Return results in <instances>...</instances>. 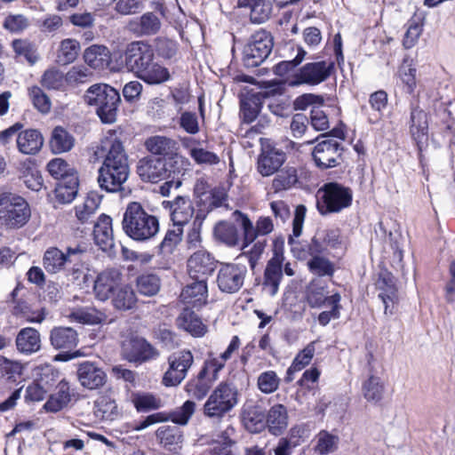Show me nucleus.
<instances>
[{
    "instance_id": "nucleus-1",
    "label": "nucleus",
    "mask_w": 455,
    "mask_h": 455,
    "mask_svg": "<svg viewBox=\"0 0 455 455\" xmlns=\"http://www.w3.org/2000/svg\"><path fill=\"white\" fill-rule=\"evenodd\" d=\"M100 150L106 152V155L98 171L99 186L107 192H117L130 175L128 156L122 142L116 138L103 140Z\"/></svg>"
},
{
    "instance_id": "nucleus-60",
    "label": "nucleus",
    "mask_w": 455,
    "mask_h": 455,
    "mask_svg": "<svg viewBox=\"0 0 455 455\" xmlns=\"http://www.w3.org/2000/svg\"><path fill=\"white\" fill-rule=\"evenodd\" d=\"M383 385L379 378L371 376L363 385V394L369 402H378L381 399L383 394Z\"/></svg>"
},
{
    "instance_id": "nucleus-23",
    "label": "nucleus",
    "mask_w": 455,
    "mask_h": 455,
    "mask_svg": "<svg viewBox=\"0 0 455 455\" xmlns=\"http://www.w3.org/2000/svg\"><path fill=\"white\" fill-rule=\"evenodd\" d=\"M136 77L148 84L157 85L167 82L171 78V74L167 68L155 60L154 55Z\"/></svg>"
},
{
    "instance_id": "nucleus-62",
    "label": "nucleus",
    "mask_w": 455,
    "mask_h": 455,
    "mask_svg": "<svg viewBox=\"0 0 455 455\" xmlns=\"http://www.w3.org/2000/svg\"><path fill=\"white\" fill-rule=\"evenodd\" d=\"M24 365L19 361H12L0 355V372L8 379L16 380L17 377L22 375Z\"/></svg>"
},
{
    "instance_id": "nucleus-11",
    "label": "nucleus",
    "mask_w": 455,
    "mask_h": 455,
    "mask_svg": "<svg viewBox=\"0 0 455 455\" xmlns=\"http://www.w3.org/2000/svg\"><path fill=\"white\" fill-rule=\"evenodd\" d=\"M247 274L242 263H221L217 275V284L222 292L235 293L243 285Z\"/></svg>"
},
{
    "instance_id": "nucleus-13",
    "label": "nucleus",
    "mask_w": 455,
    "mask_h": 455,
    "mask_svg": "<svg viewBox=\"0 0 455 455\" xmlns=\"http://www.w3.org/2000/svg\"><path fill=\"white\" fill-rule=\"evenodd\" d=\"M196 410V403L193 401H186L182 406L177 408L172 411L169 416H166L163 412H157L148 415L144 420L140 422L134 427V430L141 431L151 425L164 422L171 419L173 423L186 426Z\"/></svg>"
},
{
    "instance_id": "nucleus-28",
    "label": "nucleus",
    "mask_w": 455,
    "mask_h": 455,
    "mask_svg": "<svg viewBox=\"0 0 455 455\" xmlns=\"http://www.w3.org/2000/svg\"><path fill=\"white\" fill-rule=\"evenodd\" d=\"M16 143L20 153L35 155L43 147L44 138L37 130L28 129L18 133Z\"/></svg>"
},
{
    "instance_id": "nucleus-32",
    "label": "nucleus",
    "mask_w": 455,
    "mask_h": 455,
    "mask_svg": "<svg viewBox=\"0 0 455 455\" xmlns=\"http://www.w3.org/2000/svg\"><path fill=\"white\" fill-rule=\"evenodd\" d=\"M244 425L251 431H258L264 427L265 413L262 407L253 402H247L242 412Z\"/></svg>"
},
{
    "instance_id": "nucleus-12",
    "label": "nucleus",
    "mask_w": 455,
    "mask_h": 455,
    "mask_svg": "<svg viewBox=\"0 0 455 455\" xmlns=\"http://www.w3.org/2000/svg\"><path fill=\"white\" fill-rule=\"evenodd\" d=\"M84 249L80 245L68 247L64 252L57 247L48 248L43 257V266L50 274H56L63 270L67 264L80 260Z\"/></svg>"
},
{
    "instance_id": "nucleus-10",
    "label": "nucleus",
    "mask_w": 455,
    "mask_h": 455,
    "mask_svg": "<svg viewBox=\"0 0 455 455\" xmlns=\"http://www.w3.org/2000/svg\"><path fill=\"white\" fill-rule=\"evenodd\" d=\"M332 63L326 61L305 64L296 71L287 81L290 86L301 84L316 85L325 81L331 75Z\"/></svg>"
},
{
    "instance_id": "nucleus-39",
    "label": "nucleus",
    "mask_w": 455,
    "mask_h": 455,
    "mask_svg": "<svg viewBox=\"0 0 455 455\" xmlns=\"http://www.w3.org/2000/svg\"><path fill=\"white\" fill-rule=\"evenodd\" d=\"M131 29L141 36L156 34L161 28V21L158 16L153 12L144 13L139 20L130 23Z\"/></svg>"
},
{
    "instance_id": "nucleus-3",
    "label": "nucleus",
    "mask_w": 455,
    "mask_h": 455,
    "mask_svg": "<svg viewBox=\"0 0 455 455\" xmlns=\"http://www.w3.org/2000/svg\"><path fill=\"white\" fill-rule=\"evenodd\" d=\"M84 99L87 105L96 108V113L102 123L113 124L116 121L121 101L117 90L107 84H95L85 91Z\"/></svg>"
},
{
    "instance_id": "nucleus-35",
    "label": "nucleus",
    "mask_w": 455,
    "mask_h": 455,
    "mask_svg": "<svg viewBox=\"0 0 455 455\" xmlns=\"http://www.w3.org/2000/svg\"><path fill=\"white\" fill-rule=\"evenodd\" d=\"M146 148L153 155L168 156L178 151V143L172 138L156 135L145 141Z\"/></svg>"
},
{
    "instance_id": "nucleus-64",
    "label": "nucleus",
    "mask_w": 455,
    "mask_h": 455,
    "mask_svg": "<svg viewBox=\"0 0 455 455\" xmlns=\"http://www.w3.org/2000/svg\"><path fill=\"white\" fill-rule=\"evenodd\" d=\"M92 73L84 65L73 66L66 74L67 85H76L85 83Z\"/></svg>"
},
{
    "instance_id": "nucleus-48",
    "label": "nucleus",
    "mask_w": 455,
    "mask_h": 455,
    "mask_svg": "<svg viewBox=\"0 0 455 455\" xmlns=\"http://www.w3.org/2000/svg\"><path fill=\"white\" fill-rule=\"evenodd\" d=\"M233 215L243 231V249H245L257 238L256 225H253L246 214L239 211H235Z\"/></svg>"
},
{
    "instance_id": "nucleus-44",
    "label": "nucleus",
    "mask_w": 455,
    "mask_h": 455,
    "mask_svg": "<svg viewBox=\"0 0 455 455\" xmlns=\"http://www.w3.org/2000/svg\"><path fill=\"white\" fill-rule=\"evenodd\" d=\"M69 317L84 324H99L105 323L108 319L104 312L94 307L76 309L70 314Z\"/></svg>"
},
{
    "instance_id": "nucleus-49",
    "label": "nucleus",
    "mask_w": 455,
    "mask_h": 455,
    "mask_svg": "<svg viewBox=\"0 0 455 455\" xmlns=\"http://www.w3.org/2000/svg\"><path fill=\"white\" fill-rule=\"evenodd\" d=\"M41 84L49 90L64 91L67 87L66 74L56 68H48L42 76Z\"/></svg>"
},
{
    "instance_id": "nucleus-5",
    "label": "nucleus",
    "mask_w": 455,
    "mask_h": 455,
    "mask_svg": "<svg viewBox=\"0 0 455 455\" xmlns=\"http://www.w3.org/2000/svg\"><path fill=\"white\" fill-rule=\"evenodd\" d=\"M353 192L336 182L325 184L317 192V209L322 215L339 212L352 204Z\"/></svg>"
},
{
    "instance_id": "nucleus-15",
    "label": "nucleus",
    "mask_w": 455,
    "mask_h": 455,
    "mask_svg": "<svg viewBox=\"0 0 455 455\" xmlns=\"http://www.w3.org/2000/svg\"><path fill=\"white\" fill-rule=\"evenodd\" d=\"M122 283L123 274L119 269L115 267L106 268L100 272L94 280V295L99 300H108Z\"/></svg>"
},
{
    "instance_id": "nucleus-56",
    "label": "nucleus",
    "mask_w": 455,
    "mask_h": 455,
    "mask_svg": "<svg viewBox=\"0 0 455 455\" xmlns=\"http://www.w3.org/2000/svg\"><path fill=\"white\" fill-rule=\"evenodd\" d=\"M341 296L336 292L330 296L328 300V307H331L330 310L323 311L318 315V322L321 325H327L332 319H338L340 316V310L342 308L340 305Z\"/></svg>"
},
{
    "instance_id": "nucleus-47",
    "label": "nucleus",
    "mask_w": 455,
    "mask_h": 455,
    "mask_svg": "<svg viewBox=\"0 0 455 455\" xmlns=\"http://www.w3.org/2000/svg\"><path fill=\"white\" fill-rule=\"evenodd\" d=\"M80 51V44L71 38L60 42L57 53V61L62 65H68L75 61Z\"/></svg>"
},
{
    "instance_id": "nucleus-50",
    "label": "nucleus",
    "mask_w": 455,
    "mask_h": 455,
    "mask_svg": "<svg viewBox=\"0 0 455 455\" xmlns=\"http://www.w3.org/2000/svg\"><path fill=\"white\" fill-rule=\"evenodd\" d=\"M298 181L297 170L294 167H286L282 170L272 180V188L275 192L287 190Z\"/></svg>"
},
{
    "instance_id": "nucleus-25",
    "label": "nucleus",
    "mask_w": 455,
    "mask_h": 455,
    "mask_svg": "<svg viewBox=\"0 0 455 455\" xmlns=\"http://www.w3.org/2000/svg\"><path fill=\"white\" fill-rule=\"evenodd\" d=\"M173 224L184 226L192 219L194 207L188 197L177 196L173 201L167 202Z\"/></svg>"
},
{
    "instance_id": "nucleus-26",
    "label": "nucleus",
    "mask_w": 455,
    "mask_h": 455,
    "mask_svg": "<svg viewBox=\"0 0 455 455\" xmlns=\"http://www.w3.org/2000/svg\"><path fill=\"white\" fill-rule=\"evenodd\" d=\"M194 282L188 284L180 293L181 300L193 307H201L207 299V285L205 280L193 279Z\"/></svg>"
},
{
    "instance_id": "nucleus-46",
    "label": "nucleus",
    "mask_w": 455,
    "mask_h": 455,
    "mask_svg": "<svg viewBox=\"0 0 455 455\" xmlns=\"http://www.w3.org/2000/svg\"><path fill=\"white\" fill-rule=\"evenodd\" d=\"M131 401L140 412L157 410L162 406V400L150 393H133Z\"/></svg>"
},
{
    "instance_id": "nucleus-2",
    "label": "nucleus",
    "mask_w": 455,
    "mask_h": 455,
    "mask_svg": "<svg viewBox=\"0 0 455 455\" xmlns=\"http://www.w3.org/2000/svg\"><path fill=\"white\" fill-rule=\"evenodd\" d=\"M122 226L124 233L135 241H147L159 232L158 219L148 213L138 202L128 204Z\"/></svg>"
},
{
    "instance_id": "nucleus-29",
    "label": "nucleus",
    "mask_w": 455,
    "mask_h": 455,
    "mask_svg": "<svg viewBox=\"0 0 455 455\" xmlns=\"http://www.w3.org/2000/svg\"><path fill=\"white\" fill-rule=\"evenodd\" d=\"M84 59L92 68L103 70L110 64L111 53L108 47L93 44L84 51Z\"/></svg>"
},
{
    "instance_id": "nucleus-6",
    "label": "nucleus",
    "mask_w": 455,
    "mask_h": 455,
    "mask_svg": "<svg viewBox=\"0 0 455 455\" xmlns=\"http://www.w3.org/2000/svg\"><path fill=\"white\" fill-rule=\"evenodd\" d=\"M237 395V389L233 384L220 383L204 405V415L216 419L223 417L236 405Z\"/></svg>"
},
{
    "instance_id": "nucleus-58",
    "label": "nucleus",
    "mask_w": 455,
    "mask_h": 455,
    "mask_svg": "<svg viewBox=\"0 0 455 455\" xmlns=\"http://www.w3.org/2000/svg\"><path fill=\"white\" fill-rule=\"evenodd\" d=\"M309 270L318 276L332 275L334 273V265L328 259L320 255H314L307 261Z\"/></svg>"
},
{
    "instance_id": "nucleus-20",
    "label": "nucleus",
    "mask_w": 455,
    "mask_h": 455,
    "mask_svg": "<svg viewBox=\"0 0 455 455\" xmlns=\"http://www.w3.org/2000/svg\"><path fill=\"white\" fill-rule=\"evenodd\" d=\"M137 173L146 182L156 183L167 180L165 165L160 157L147 156L139 160Z\"/></svg>"
},
{
    "instance_id": "nucleus-34",
    "label": "nucleus",
    "mask_w": 455,
    "mask_h": 455,
    "mask_svg": "<svg viewBox=\"0 0 455 455\" xmlns=\"http://www.w3.org/2000/svg\"><path fill=\"white\" fill-rule=\"evenodd\" d=\"M238 6L250 9V19L254 23H262L268 20L272 11L268 0H238Z\"/></svg>"
},
{
    "instance_id": "nucleus-4",
    "label": "nucleus",
    "mask_w": 455,
    "mask_h": 455,
    "mask_svg": "<svg viewBox=\"0 0 455 455\" xmlns=\"http://www.w3.org/2000/svg\"><path fill=\"white\" fill-rule=\"evenodd\" d=\"M30 216V207L24 198L11 193L0 195L1 225L12 229L20 228L29 220Z\"/></svg>"
},
{
    "instance_id": "nucleus-63",
    "label": "nucleus",
    "mask_w": 455,
    "mask_h": 455,
    "mask_svg": "<svg viewBox=\"0 0 455 455\" xmlns=\"http://www.w3.org/2000/svg\"><path fill=\"white\" fill-rule=\"evenodd\" d=\"M13 51L18 56L24 57L30 64H34L37 56L34 45L26 39H15L12 43Z\"/></svg>"
},
{
    "instance_id": "nucleus-57",
    "label": "nucleus",
    "mask_w": 455,
    "mask_h": 455,
    "mask_svg": "<svg viewBox=\"0 0 455 455\" xmlns=\"http://www.w3.org/2000/svg\"><path fill=\"white\" fill-rule=\"evenodd\" d=\"M369 102L374 111L373 114H369V122L376 124L381 119V111L387 107V95L384 91H378L370 96Z\"/></svg>"
},
{
    "instance_id": "nucleus-9",
    "label": "nucleus",
    "mask_w": 455,
    "mask_h": 455,
    "mask_svg": "<svg viewBox=\"0 0 455 455\" xmlns=\"http://www.w3.org/2000/svg\"><path fill=\"white\" fill-rule=\"evenodd\" d=\"M152 46L145 41H134L128 44L124 52L123 68L135 76L154 56Z\"/></svg>"
},
{
    "instance_id": "nucleus-18",
    "label": "nucleus",
    "mask_w": 455,
    "mask_h": 455,
    "mask_svg": "<svg viewBox=\"0 0 455 455\" xmlns=\"http://www.w3.org/2000/svg\"><path fill=\"white\" fill-rule=\"evenodd\" d=\"M284 256L282 252L275 251L273 257L267 261L265 270L262 286L270 296L277 293L283 278V264Z\"/></svg>"
},
{
    "instance_id": "nucleus-51",
    "label": "nucleus",
    "mask_w": 455,
    "mask_h": 455,
    "mask_svg": "<svg viewBox=\"0 0 455 455\" xmlns=\"http://www.w3.org/2000/svg\"><path fill=\"white\" fill-rule=\"evenodd\" d=\"M411 132L415 140H421L427 132V115L422 109L413 108L411 115Z\"/></svg>"
},
{
    "instance_id": "nucleus-14",
    "label": "nucleus",
    "mask_w": 455,
    "mask_h": 455,
    "mask_svg": "<svg viewBox=\"0 0 455 455\" xmlns=\"http://www.w3.org/2000/svg\"><path fill=\"white\" fill-rule=\"evenodd\" d=\"M316 166L322 170L333 168L342 160V148L334 139H327L318 142L312 152Z\"/></svg>"
},
{
    "instance_id": "nucleus-59",
    "label": "nucleus",
    "mask_w": 455,
    "mask_h": 455,
    "mask_svg": "<svg viewBox=\"0 0 455 455\" xmlns=\"http://www.w3.org/2000/svg\"><path fill=\"white\" fill-rule=\"evenodd\" d=\"M47 170L54 179L59 180H68V176L77 174L74 168L62 158H55L50 161L47 164Z\"/></svg>"
},
{
    "instance_id": "nucleus-16",
    "label": "nucleus",
    "mask_w": 455,
    "mask_h": 455,
    "mask_svg": "<svg viewBox=\"0 0 455 455\" xmlns=\"http://www.w3.org/2000/svg\"><path fill=\"white\" fill-rule=\"evenodd\" d=\"M286 161V154L273 145H264L258 156L257 170L263 177L277 172Z\"/></svg>"
},
{
    "instance_id": "nucleus-52",
    "label": "nucleus",
    "mask_w": 455,
    "mask_h": 455,
    "mask_svg": "<svg viewBox=\"0 0 455 455\" xmlns=\"http://www.w3.org/2000/svg\"><path fill=\"white\" fill-rule=\"evenodd\" d=\"M136 285L140 294L151 297L159 291L161 280L156 275L144 274L137 278Z\"/></svg>"
},
{
    "instance_id": "nucleus-43",
    "label": "nucleus",
    "mask_w": 455,
    "mask_h": 455,
    "mask_svg": "<svg viewBox=\"0 0 455 455\" xmlns=\"http://www.w3.org/2000/svg\"><path fill=\"white\" fill-rule=\"evenodd\" d=\"M165 165L167 179L177 180L183 175L189 165L188 160L175 151L167 157L163 158Z\"/></svg>"
},
{
    "instance_id": "nucleus-54",
    "label": "nucleus",
    "mask_w": 455,
    "mask_h": 455,
    "mask_svg": "<svg viewBox=\"0 0 455 455\" xmlns=\"http://www.w3.org/2000/svg\"><path fill=\"white\" fill-rule=\"evenodd\" d=\"M339 436L331 435L327 431H321L316 437L315 452L320 455H326L335 451L338 448Z\"/></svg>"
},
{
    "instance_id": "nucleus-55",
    "label": "nucleus",
    "mask_w": 455,
    "mask_h": 455,
    "mask_svg": "<svg viewBox=\"0 0 455 455\" xmlns=\"http://www.w3.org/2000/svg\"><path fill=\"white\" fill-rule=\"evenodd\" d=\"M100 200L94 196H87L82 204L76 206V216L81 223H86L96 212Z\"/></svg>"
},
{
    "instance_id": "nucleus-7",
    "label": "nucleus",
    "mask_w": 455,
    "mask_h": 455,
    "mask_svg": "<svg viewBox=\"0 0 455 455\" xmlns=\"http://www.w3.org/2000/svg\"><path fill=\"white\" fill-rule=\"evenodd\" d=\"M273 41L269 33L259 30L254 33L243 52V60L246 67L254 68L260 65L270 54Z\"/></svg>"
},
{
    "instance_id": "nucleus-45",
    "label": "nucleus",
    "mask_w": 455,
    "mask_h": 455,
    "mask_svg": "<svg viewBox=\"0 0 455 455\" xmlns=\"http://www.w3.org/2000/svg\"><path fill=\"white\" fill-rule=\"evenodd\" d=\"M111 298L114 307L120 310L131 309L136 303V295L133 290L124 283L116 289L115 294H113Z\"/></svg>"
},
{
    "instance_id": "nucleus-38",
    "label": "nucleus",
    "mask_w": 455,
    "mask_h": 455,
    "mask_svg": "<svg viewBox=\"0 0 455 455\" xmlns=\"http://www.w3.org/2000/svg\"><path fill=\"white\" fill-rule=\"evenodd\" d=\"M77 174L68 176V180H60L55 188V196L60 204L71 203L77 195L78 191Z\"/></svg>"
},
{
    "instance_id": "nucleus-17",
    "label": "nucleus",
    "mask_w": 455,
    "mask_h": 455,
    "mask_svg": "<svg viewBox=\"0 0 455 455\" xmlns=\"http://www.w3.org/2000/svg\"><path fill=\"white\" fill-rule=\"evenodd\" d=\"M123 354L130 362H145L156 357L158 353L143 338L131 336L122 342Z\"/></svg>"
},
{
    "instance_id": "nucleus-33",
    "label": "nucleus",
    "mask_w": 455,
    "mask_h": 455,
    "mask_svg": "<svg viewBox=\"0 0 455 455\" xmlns=\"http://www.w3.org/2000/svg\"><path fill=\"white\" fill-rule=\"evenodd\" d=\"M94 414L103 420H114L119 416L116 399L111 394L100 395L94 403Z\"/></svg>"
},
{
    "instance_id": "nucleus-61",
    "label": "nucleus",
    "mask_w": 455,
    "mask_h": 455,
    "mask_svg": "<svg viewBox=\"0 0 455 455\" xmlns=\"http://www.w3.org/2000/svg\"><path fill=\"white\" fill-rule=\"evenodd\" d=\"M315 352V341L307 344L294 358L290 371H299L308 365Z\"/></svg>"
},
{
    "instance_id": "nucleus-41",
    "label": "nucleus",
    "mask_w": 455,
    "mask_h": 455,
    "mask_svg": "<svg viewBox=\"0 0 455 455\" xmlns=\"http://www.w3.org/2000/svg\"><path fill=\"white\" fill-rule=\"evenodd\" d=\"M213 235L216 240L228 247L238 244L239 235L236 227L228 221H219L213 228Z\"/></svg>"
},
{
    "instance_id": "nucleus-53",
    "label": "nucleus",
    "mask_w": 455,
    "mask_h": 455,
    "mask_svg": "<svg viewBox=\"0 0 455 455\" xmlns=\"http://www.w3.org/2000/svg\"><path fill=\"white\" fill-rule=\"evenodd\" d=\"M281 379L274 371L261 372L257 378L259 390L266 395L275 392L280 385Z\"/></svg>"
},
{
    "instance_id": "nucleus-24",
    "label": "nucleus",
    "mask_w": 455,
    "mask_h": 455,
    "mask_svg": "<svg viewBox=\"0 0 455 455\" xmlns=\"http://www.w3.org/2000/svg\"><path fill=\"white\" fill-rule=\"evenodd\" d=\"M17 350L26 355H30L41 349V337L38 331L31 327L21 329L16 337Z\"/></svg>"
},
{
    "instance_id": "nucleus-21",
    "label": "nucleus",
    "mask_w": 455,
    "mask_h": 455,
    "mask_svg": "<svg viewBox=\"0 0 455 455\" xmlns=\"http://www.w3.org/2000/svg\"><path fill=\"white\" fill-rule=\"evenodd\" d=\"M77 377L81 385L88 389L99 388L107 380L105 371L95 363L90 362H84L79 365Z\"/></svg>"
},
{
    "instance_id": "nucleus-30",
    "label": "nucleus",
    "mask_w": 455,
    "mask_h": 455,
    "mask_svg": "<svg viewBox=\"0 0 455 455\" xmlns=\"http://www.w3.org/2000/svg\"><path fill=\"white\" fill-rule=\"evenodd\" d=\"M51 344L56 349H71L78 343L77 332L70 327H55L50 335Z\"/></svg>"
},
{
    "instance_id": "nucleus-42",
    "label": "nucleus",
    "mask_w": 455,
    "mask_h": 455,
    "mask_svg": "<svg viewBox=\"0 0 455 455\" xmlns=\"http://www.w3.org/2000/svg\"><path fill=\"white\" fill-rule=\"evenodd\" d=\"M57 389V393L52 395L44 405V408L47 411L57 412L64 408L70 401L69 385L67 381H60Z\"/></svg>"
},
{
    "instance_id": "nucleus-27",
    "label": "nucleus",
    "mask_w": 455,
    "mask_h": 455,
    "mask_svg": "<svg viewBox=\"0 0 455 455\" xmlns=\"http://www.w3.org/2000/svg\"><path fill=\"white\" fill-rule=\"evenodd\" d=\"M180 329L190 333L194 337H202L207 332L206 325L201 318L189 308H184L176 319Z\"/></svg>"
},
{
    "instance_id": "nucleus-36",
    "label": "nucleus",
    "mask_w": 455,
    "mask_h": 455,
    "mask_svg": "<svg viewBox=\"0 0 455 455\" xmlns=\"http://www.w3.org/2000/svg\"><path fill=\"white\" fill-rule=\"evenodd\" d=\"M269 432L275 435H281L288 426V413L283 404H275L267 415Z\"/></svg>"
},
{
    "instance_id": "nucleus-31",
    "label": "nucleus",
    "mask_w": 455,
    "mask_h": 455,
    "mask_svg": "<svg viewBox=\"0 0 455 455\" xmlns=\"http://www.w3.org/2000/svg\"><path fill=\"white\" fill-rule=\"evenodd\" d=\"M214 381L204 373V371L201 370L196 378L188 381L185 391L189 396L202 400L207 395Z\"/></svg>"
},
{
    "instance_id": "nucleus-19",
    "label": "nucleus",
    "mask_w": 455,
    "mask_h": 455,
    "mask_svg": "<svg viewBox=\"0 0 455 455\" xmlns=\"http://www.w3.org/2000/svg\"><path fill=\"white\" fill-rule=\"evenodd\" d=\"M216 261L206 251H197L188 259V272L192 279L205 280L212 274Z\"/></svg>"
},
{
    "instance_id": "nucleus-40",
    "label": "nucleus",
    "mask_w": 455,
    "mask_h": 455,
    "mask_svg": "<svg viewBox=\"0 0 455 455\" xmlns=\"http://www.w3.org/2000/svg\"><path fill=\"white\" fill-rule=\"evenodd\" d=\"M50 146L54 154L68 152L75 146V138L66 129L57 126L52 131Z\"/></svg>"
},
{
    "instance_id": "nucleus-8",
    "label": "nucleus",
    "mask_w": 455,
    "mask_h": 455,
    "mask_svg": "<svg viewBox=\"0 0 455 455\" xmlns=\"http://www.w3.org/2000/svg\"><path fill=\"white\" fill-rule=\"evenodd\" d=\"M194 363V355L188 349L176 351L169 355V367L163 377L165 387H177L187 377L188 370Z\"/></svg>"
},
{
    "instance_id": "nucleus-22",
    "label": "nucleus",
    "mask_w": 455,
    "mask_h": 455,
    "mask_svg": "<svg viewBox=\"0 0 455 455\" xmlns=\"http://www.w3.org/2000/svg\"><path fill=\"white\" fill-rule=\"evenodd\" d=\"M93 236L96 244L102 251H108L114 247V233L112 228V219L101 214L94 224Z\"/></svg>"
},
{
    "instance_id": "nucleus-37",
    "label": "nucleus",
    "mask_w": 455,
    "mask_h": 455,
    "mask_svg": "<svg viewBox=\"0 0 455 455\" xmlns=\"http://www.w3.org/2000/svg\"><path fill=\"white\" fill-rule=\"evenodd\" d=\"M331 295H328L327 285L319 279L310 282L307 289L306 299L311 307H321L328 305Z\"/></svg>"
}]
</instances>
